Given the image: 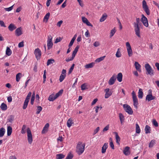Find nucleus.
<instances>
[{
  "instance_id": "nucleus-1",
  "label": "nucleus",
  "mask_w": 159,
  "mask_h": 159,
  "mask_svg": "<svg viewBox=\"0 0 159 159\" xmlns=\"http://www.w3.org/2000/svg\"><path fill=\"white\" fill-rule=\"evenodd\" d=\"M85 144H82L81 142H79L76 147V152L79 155H80L84 152Z\"/></svg>"
},
{
  "instance_id": "nucleus-2",
  "label": "nucleus",
  "mask_w": 159,
  "mask_h": 159,
  "mask_svg": "<svg viewBox=\"0 0 159 159\" xmlns=\"http://www.w3.org/2000/svg\"><path fill=\"white\" fill-rule=\"evenodd\" d=\"M145 68L147 71V74H149L151 75H154L153 70L152 69L151 67L149 64L147 63L145 65Z\"/></svg>"
},
{
  "instance_id": "nucleus-3",
  "label": "nucleus",
  "mask_w": 159,
  "mask_h": 159,
  "mask_svg": "<svg viewBox=\"0 0 159 159\" xmlns=\"http://www.w3.org/2000/svg\"><path fill=\"white\" fill-rule=\"evenodd\" d=\"M142 7L146 14L149 15L150 14V10L147 5L146 2L145 0H143L142 2Z\"/></svg>"
},
{
  "instance_id": "nucleus-4",
  "label": "nucleus",
  "mask_w": 159,
  "mask_h": 159,
  "mask_svg": "<svg viewBox=\"0 0 159 159\" xmlns=\"http://www.w3.org/2000/svg\"><path fill=\"white\" fill-rule=\"evenodd\" d=\"M52 37L51 35L48 36L47 41L48 49L49 50L52 47L53 43L52 42Z\"/></svg>"
},
{
  "instance_id": "nucleus-5",
  "label": "nucleus",
  "mask_w": 159,
  "mask_h": 159,
  "mask_svg": "<svg viewBox=\"0 0 159 159\" xmlns=\"http://www.w3.org/2000/svg\"><path fill=\"white\" fill-rule=\"evenodd\" d=\"M27 139L29 143L31 144L33 141L32 135L30 129L29 128L27 129Z\"/></svg>"
},
{
  "instance_id": "nucleus-6",
  "label": "nucleus",
  "mask_w": 159,
  "mask_h": 159,
  "mask_svg": "<svg viewBox=\"0 0 159 159\" xmlns=\"http://www.w3.org/2000/svg\"><path fill=\"white\" fill-rule=\"evenodd\" d=\"M123 108L125 111L129 115H132L133 113V111L130 106L127 104H124Z\"/></svg>"
},
{
  "instance_id": "nucleus-7",
  "label": "nucleus",
  "mask_w": 159,
  "mask_h": 159,
  "mask_svg": "<svg viewBox=\"0 0 159 159\" xmlns=\"http://www.w3.org/2000/svg\"><path fill=\"white\" fill-rule=\"evenodd\" d=\"M126 48L128 52V55L129 57H131L133 54L131 46L129 42L126 43Z\"/></svg>"
},
{
  "instance_id": "nucleus-8",
  "label": "nucleus",
  "mask_w": 159,
  "mask_h": 159,
  "mask_svg": "<svg viewBox=\"0 0 159 159\" xmlns=\"http://www.w3.org/2000/svg\"><path fill=\"white\" fill-rule=\"evenodd\" d=\"M142 17L141 19V21L142 22L144 25L146 27H148V24L147 18L143 14H142Z\"/></svg>"
},
{
  "instance_id": "nucleus-9",
  "label": "nucleus",
  "mask_w": 159,
  "mask_h": 159,
  "mask_svg": "<svg viewBox=\"0 0 159 159\" xmlns=\"http://www.w3.org/2000/svg\"><path fill=\"white\" fill-rule=\"evenodd\" d=\"M34 54L37 60L40 58V57L41 55V52L39 48H36L35 50Z\"/></svg>"
},
{
  "instance_id": "nucleus-10",
  "label": "nucleus",
  "mask_w": 159,
  "mask_h": 159,
  "mask_svg": "<svg viewBox=\"0 0 159 159\" xmlns=\"http://www.w3.org/2000/svg\"><path fill=\"white\" fill-rule=\"evenodd\" d=\"M134 31L135 34L138 37H140V25H134Z\"/></svg>"
},
{
  "instance_id": "nucleus-11",
  "label": "nucleus",
  "mask_w": 159,
  "mask_h": 159,
  "mask_svg": "<svg viewBox=\"0 0 159 159\" xmlns=\"http://www.w3.org/2000/svg\"><path fill=\"white\" fill-rule=\"evenodd\" d=\"M116 80V77L115 74L113 75L110 78L108 81V84L110 85H112L114 84Z\"/></svg>"
},
{
  "instance_id": "nucleus-12",
  "label": "nucleus",
  "mask_w": 159,
  "mask_h": 159,
  "mask_svg": "<svg viewBox=\"0 0 159 159\" xmlns=\"http://www.w3.org/2000/svg\"><path fill=\"white\" fill-rule=\"evenodd\" d=\"M155 97L152 96V94H148L146 98V101L149 102L152 100L155 99Z\"/></svg>"
},
{
  "instance_id": "nucleus-13",
  "label": "nucleus",
  "mask_w": 159,
  "mask_h": 159,
  "mask_svg": "<svg viewBox=\"0 0 159 159\" xmlns=\"http://www.w3.org/2000/svg\"><path fill=\"white\" fill-rule=\"evenodd\" d=\"M129 147H126L123 151V153L125 155L127 156L130 154V152L129 151Z\"/></svg>"
},
{
  "instance_id": "nucleus-14",
  "label": "nucleus",
  "mask_w": 159,
  "mask_h": 159,
  "mask_svg": "<svg viewBox=\"0 0 159 159\" xmlns=\"http://www.w3.org/2000/svg\"><path fill=\"white\" fill-rule=\"evenodd\" d=\"M15 33L17 36H19L22 34L21 27L18 28L15 30Z\"/></svg>"
},
{
  "instance_id": "nucleus-15",
  "label": "nucleus",
  "mask_w": 159,
  "mask_h": 159,
  "mask_svg": "<svg viewBox=\"0 0 159 159\" xmlns=\"http://www.w3.org/2000/svg\"><path fill=\"white\" fill-rule=\"evenodd\" d=\"M108 148V143H104L102 147V153H105L106 152V150Z\"/></svg>"
},
{
  "instance_id": "nucleus-16",
  "label": "nucleus",
  "mask_w": 159,
  "mask_h": 159,
  "mask_svg": "<svg viewBox=\"0 0 159 159\" xmlns=\"http://www.w3.org/2000/svg\"><path fill=\"white\" fill-rule=\"evenodd\" d=\"M113 134L115 135L117 143L119 145L120 139V137L118 135V133L116 132H113Z\"/></svg>"
},
{
  "instance_id": "nucleus-17",
  "label": "nucleus",
  "mask_w": 159,
  "mask_h": 159,
  "mask_svg": "<svg viewBox=\"0 0 159 159\" xmlns=\"http://www.w3.org/2000/svg\"><path fill=\"white\" fill-rule=\"evenodd\" d=\"M134 66L136 70L139 71H141V65L137 61L134 63Z\"/></svg>"
},
{
  "instance_id": "nucleus-18",
  "label": "nucleus",
  "mask_w": 159,
  "mask_h": 159,
  "mask_svg": "<svg viewBox=\"0 0 159 159\" xmlns=\"http://www.w3.org/2000/svg\"><path fill=\"white\" fill-rule=\"evenodd\" d=\"M79 47H80L79 45L77 46L76 48H75L74 50L73 51L72 55V56L74 58L75 57L76 54V53H77V52L78 51V49Z\"/></svg>"
},
{
  "instance_id": "nucleus-19",
  "label": "nucleus",
  "mask_w": 159,
  "mask_h": 159,
  "mask_svg": "<svg viewBox=\"0 0 159 159\" xmlns=\"http://www.w3.org/2000/svg\"><path fill=\"white\" fill-rule=\"evenodd\" d=\"M16 27L13 24H11L9 26L8 28L10 31H12L15 29Z\"/></svg>"
},
{
  "instance_id": "nucleus-20",
  "label": "nucleus",
  "mask_w": 159,
  "mask_h": 159,
  "mask_svg": "<svg viewBox=\"0 0 159 159\" xmlns=\"http://www.w3.org/2000/svg\"><path fill=\"white\" fill-rule=\"evenodd\" d=\"M49 124L48 123H47L43 127V128L42 131V134H44L46 132H47L48 130V129L49 127Z\"/></svg>"
},
{
  "instance_id": "nucleus-21",
  "label": "nucleus",
  "mask_w": 159,
  "mask_h": 159,
  "mask_svg": "<svg viewBox=\"0 0 159 159\" xmlns=\"http://www.w3.org/2000/svg\"><path fill=\"white\" fill-rule=\"evenodd\" d=\"M119 117L121 124L122 125L124 121L125 118L124 115L121 113H119Z\"/></svg>"
},
{
  "instance_id": "nucleus-22",
  "label": "nucleus",
  "mask_w": 159,
  "mask_h": 159,
  "mask_svg": "<svg viewBox=\"0 0 159 159\" xmlns=\"http://www.w3.org/2000/svg\"><path fill=\"white\" fill-rule=\"evenodd\" d=\"M132 94L134 103L136 102H138L137 97L136 95L135 92L134 91L132 92Z\"/></svg>"
},
{
  "instance_id": "nucleus-23",
  "label": "nucleus",
  "mask_w": 159,
  "mask_h": 159,
  "mask_svg": "<svg viewBox=\"0 0 159 159\" xmlns=\"http://www.w3.org/2000/svg\"><path fill=\"white\" fill-rule=\"evenodd\" d=\"M29 100H30L26 99H25L23 106V109H25L27 108Z\"/></svg>"
},
{
  "instance_id": "nucleus-24",
  "label": "nucleus",
  "mask_w": 159,
  "mask_h": 159,
  "mask_svg": "<svg viewBox=\"0 0 159 159\" xmlns=\"http://www.w3.org/2000/svg\"><path fill=\"white\" fill-rule=\"evenodd\" d=\"M122 74L121 73H119L118 74L117 79L119 82H121L122 81Z\"/></svg>"
},
{
  "instance_id": "nucleus-25",
  "label": "nucleus",
  "mask_w": 159,
  "mask_h": 159,
  "mask_svg": "<svg viewBox=\"0 0 159 159\" xmlns=\"http://www.w3.org/2000/svg\"><path fill=\"white\" fill-rule=\"evenodd\" d=\"M50 16V13L49 12H48L47 13L44 17L43 21L46 22H47L48 19L49 18Z\"/></svg>"
},
{
  "instance_id": "nucleus-26",
  "label": "nucleus",
  "mask_w": 159,
  "mask_h": 159,
  "mask_svg": "<svg viewBox=\"0 0 159 159\" xmlns=\"http://www.w3.org/2000/svg\"><path fill=\"white\" fill-rule=\"evenodd\" d=\"M138 94V98H142L143 97V93L142 92V89H139Z\"/></svg>"
},
{
  "instance_id": "nucleus-27",
  "label": "nucleus",
  "mask_w": 159,
  "mask_h": 159,
  "mask_svg": "<svg viewBox=\"0 0 159 159\" xmlns=\"http://www.w3.org/2000/svg\"><path fill=\"white\" fill-rule=\"evenodd\" d=\"M73 124V120L70 118L69 119L67 122V125L68 127H70Z\"/></svg>"
},
{
  "instance_id": "nucleus-28",
  "label": "nucleus",
  "mask_w": 159,
  "mask_h": 159,
  "mask_svg": "<svg viewBox=\"0 0 159 159\" xmlns=\"http://www.w3.org/2000/svg\"><path fill=\"white\" fill-rule=\"evenodd\" d=\"M12 129L11 127L9 126L7 127V135L8 136H9L11 135Z\"/></svg>"
},
{
  "instance_id": "nucleus-29",
  "label": "nucleus",
  "mask_w": 159,
  "mask_h": 159,
  "mask_svg": "<svg viewBox=\"0 0 159 159\" xmlns=\"http://www.w3.org/2000/svg\"><path fill=\"white\" fill-rule=\"evenodd\" d=\"M65 156L62 153L57 154L56 155V159H62L65 157Z\"/></svg>"
},
{
  "instance_id": "nucleus-30",
  "label": "nucleus",
  "mask_w": 159,
  "mask_h": 159,
  "mask_svg": "<svg viewBox=\"0 0 159 159\" xmlns=\"http://www.w3.org/2000/svg\"><path fill=\"white\" fill-rule=\"evenodd\" d=\"M107 17V16L106 13L103 14L100 19V21L102 22L104 21L106 19Z\"/></svg>"
},
{
  "instance_id": "nucleus-31",
  "label": "nucleus",
  "mask_w": 159,
  "mask_h": 159,
  "mask_svg": "<svg viewBox=\"0 0 159 159\" xmlns=\"http://www.w3.org/2000/svg\"><path fill=\"white\" fill-rule=\"evenodd\" d=\"M56 99V98H55V95L54 94H52L49 96L48 98V100L50 101H53Z\"/></svg>"
},
{
  "instance_id": "nucleus-32",
  "label": "nucleus",
  "mask_w": 159,
  "mask_h": 159,
  "mask_svg": "<svg viewBox=\"0 0 159 159\" xmlns=\"http://www.w3.org/2000/svg\"><path fill=\"white\" fill-rule=\"evenodd\" d=\"M11 53H12V52H11V50L10 49V48L9 47H7V49H6V54L8 56H9L11 55Z\"/></svg>"
},
{
  "instance_id": "nucleus-33",
  "label": "nucleus",
  "mask_w": 159,
  "mask_h": 159,
  "mask_svg": "<svg viewBox=\"0 0 159 159\" xmlns=\"http://www.w3.org/2000/svg\"><path fill=\"white\" fill-rule=\"evenodd\" d=\"M5 132V129L3 127L1 128L0 129V137H2L3 136Z\"/></svg>"
},
{
  "instance_id": "nucleus-34",
  "label": "nucleus",
  "mask_w": 159,
  "mask_h": 159,
  "mask_svg": "<svg viewBox=\"0 0 159 159\" xmlns=\"http://www.w3.org/2000/svg\"><path fill=\"white\" fill-rule=\"evenodd\" d=\"M0 108L2 110L5 111L7 109V106L6 104L2 103L1 105Z\"/></svg>"
},
{
  "instance_id": "nucleus-35",
  "label": "nucleus",
  "mask_w": 159,
  "mask_h": 159,
  "mask_svg": "<svg viewBox=\"0 0 159 159\" xmlns=\"http://www.w3.org/2000/svg\"><path fill=\"white\" fill-rule=\"evenodd\" d=\"M94 64V63L92 62L90 63L89 64L85 65V67L87 69L92 68L93 67Z\"/></svg>"
},
{
  "instance_id": "nucleus-36",
  "label": "nucleus",
  "mask_w": 159,
  "mask_h": 159,
  "mask_svg": "<svg viewBox=\"0 0 159 159\" xmlns=\"http://www.w3.org/2000/svg\"><path fill=\"white\" fill-rule=\"evenodd\" d=\"M145 130L146 134H148L150 133V127L148 125L145 126Z\"/></svg>"
},
{
  "instance_id": "nucleus-37",
  "label": "nucleus",
  "mask_w": 159,
  "mask_h": 159,
  "mask_svg": "<svg viewBox=\"0 0 159 159\" xmlns=\"http://www.w3.org/2000/svg\"><path fill=\"white\" fill-rule=\"evenodd\" d=\"M140 25V26L142 25V23L140 22V19L139 18H136V22H134V25Z\"/></svg>"
},
{
  "instance_id": "nucleus-38",
  "label": "nucleus",
  "mask_w": 159,
  "mask_h": 159,
  "mask_svg": "<svg viewBox=\"0 0 159 159\" xmlns=\"http://www.w3.org/2000/svg\"><path fill=\"white\" fill-rule=\"evenodd\" d=\"M22 74L21 73H18L16 76V81L19 82L21 77Z\"/></svg>"
},
{
  "instance_id": "nucleus-39",
  "label": "nucleus",
  "mask_w": 159,
  "mask_h": 159,
  "mask_svg": "<svg viewBox=\"0 0 159 159\" xmlns=\"http://www.w3.org/2000/svg\"><path fill=\"white\" fill-rule=\"evenodd\" d=\"M55 61L52 58L50 59H48L47 62V66H48L51 64H52Z\"/></svg>"
},
{
  "instance_id": "nucleus-40",
  "label": "nucleus",
  "mask_w": 159,
  "mask_h": 159,
  "mask_svg": "<svg viewBox=\"0 0 159 159\" xmlns=\"http://www.w3.org/2000/svg\"><path fill=\"white\" fill-rule=\"evenodd\" d=\"M14 116L13 115H11L10 116L7 120L8 122L10 123H12V121L14 120Z\"/></svg>"
},
{
  "instance_id": "nucleus-41",
  "label": "nucleus",
  "mask_w": 159,
  "mask_h": 159,
  "mask_svg": "<svg viewBox=\"0 0 159 159\" xmlns=\"http://www.w3.org/2000/svg\"><path fill=\"white\" fill-rule=\"evenodd\" d=\"M105 57V56H104L98 58L95 61L96 62H99L103 60Z\"/></svg>"
},
{
  "instance_id": "nucleus-42",
  "label": "nucleus",
  "mask_w": 159,
  "mask_h": 159,
  "mask_svg": "<svg viewBox=\"0 0 159 159\" xmlns=\"http://www.w3.org/2000/svg\"><path fill=\"white\" fill-rule=\"evenodd\" d=\"M155 144V140H152L149 143V147L150 148H152Z\"/></svg>"
},
{
  "instance_id": "nucleus-43",
  "label": "nucleus",
  "mask_w": 159,
  "mask_h": 159,
  "mask_svg": "<svg viewBox=\"0 0 159 159\" xmlns=\"http://www.w3.org/2000/svg\"><path fill=\"white\" fill-rule=\"evenodd\" d=\"M136 132L138 134H139L140 132L139 126L138 124H136Z\"/></svg>"
},
{
  "instance_id": "nucleus-44",
  "label": "nucleus",
  "mask_w": 159,
  "mask_h": 159,
  "mask_svg": "<svg viewBox=\"0 0 159 159\" xmlns=\"http://www.w3.org/2000/svg\"><path fill=\"white\" fill-rule=\"evenodd\" d=\"M81 89L82 90L88 89V88L87 87V85L85 83L83 84L81 86Z\"/></svg>"
},
{
  "instance_id": "nucleus-45",
  "label": "nucleus",
  "mask_w": 159,
  "mask_h": 159,
  "mask_svg": "<svg viewBox=\"0 0 159 159\" xmlns=\"http://www.w3.org/2000/svg\"><path fill=\"white\" fill-rule=\"evenodd\" d=\"M42 107L40 106H38L37 107V109L36 110V113L38 114L40 113L41 111H42Z\"/></svg>"
},
{
  "instance_id": "nucleus-46",
  "label": "nucleus",
  "mask_w": 159,
  "mask_h": 159,
  "mask_svg": "<svg viewBox=\"0 0 159 159\" xmlns=\"http://www.w3.org/2000/svg\"><path fill=\"white\" fill-rule=\"evenodd\" d=\"M66 76V75H61L59 79L60 82H62L63 81Z\"/></svg>"
},
{
  "instance_id": "nucleus-47",
  "label": "nucleus",
  "mask_w": 159,
  "mask_h": 159,
  "mask_svg": "<svg viewBox=\"0 0 159 159\" xmlns=\"http://www.w3.org/2000/svg\"><path fill=\"white\" fill-rule=\"evenodd\" d=\"M112 94V93L111 91L108 92L107 93H106L105 95V98H108Z\"/></svg>"
},
{
  "instance_id": "nucleus-48",
  "label": "nucleus",
  "mask_w": 159,
  "mask_h": 159,
  "mask_svg": "<svg viewBox=\"0 0 159 159\" xmlns=\"http://www.w3.org/2000/svg\"><path fill=\"white\" fill-rule=\"evenodd\" d=\"M73 155L71 153H69L66 157V159H72L73 157Z\"/></svg>"
},
{
  "instance_id": "nucleus-49",
  "label": "nucleus",
  "mask_w": 159,
  "mask_h": 159,
  "mask_svg": "<svg viewBox=\"0 0 159 159\" xmlns=\"http://www.w3.org/2000/svg\"><path fill=\"white\" fill-rule=\"evenodd\" d=\"M116 30L115 28H114L113 29H112L111 31L110 32V37H112L113 35L116 32Z\"/></svg>"
},
{
  "instance_id": "nucleus-50",
  "label": "nucleus",
  "mask_w": 159,
  "mask_h": 159,
  "mask_svg": "<svg viewBox=\"0 0 159 159\" xmlns=\"http://www.w3.org/2000/svg\"><path fill=\"white\" fill-rule=\"evenodd\" d=\"M74 66H75V64H73L71 66L70 68V69L69 70V72L68 73L69 74H70L72 72V71L74 69Z\"/></svg>"
},
{
  "instance_id": "nucleus-51",
  "label": "nucleus",
  "mask_w": 159,
  "mask_h": 159,
  "mask_svg": "<svg viewBox=\"0 0 159 159\" xmlns=\"http://www.w3.org/2000/svg\"><path fill=\"white\" fill-rule=\"evenodd\" d=\"M152 123L155 127H158V126L157 122L155 119L152 120Z\"/></svg>"
},
{
  "instance_id": "nucleus-52",
  "label": "nucleus",
  "mask_w": 159,
  "mask_h": 159,
  "mask_svg": "<svg viewBox=\"0 0 159 159\" xmlns=\"http://www.w3.org/2000/svg\"><path fill=\"white\" fill-rule=\"evenodd\" d=\"M100 129V128L99 127H98L96 129H95L93 133V135H94L96 133H97L98 131H99Z\"/></svg>"
},
{
  "instance_id": "nucleus-53",
  "label": "nucleus",
  "mask_w": 159,
  "mask_h": 159,
  "mask_svg": "<svg viewBox=\"0 0 159 159\" xmlns=\"http://www.w3.org/2000/svg\"><path fill=\"white\" fill-rule=\"evenodd\" d=\"M13 5H12V6L8 7V8H5V9L6 10V11H11L13 8Z\"/></svg>"
},
{
  "instance_id": "nucleus-54",
  "label": "nucleus",
  "mask_w": 159,
  "mask_h": 159,
  "mask_svg": "<svg viewBox=\"0 0 159 159\" xmlns=\"http://www.w3.org/2000/svg\"><path fill=\"white\" fill-rule=\"evenodd\" d=\"M82 20L83 22L85 24L88 20L86 18L84 17H82Z\"/></svg>"
},
{
  "instance_id": "nucleus-55",
  "label": "nucleus",
  "mask_w": 159,
  "mask_h": 159,
  "mask_svg": "<svg viewBox=\"0 0 159 159\" xmlns=\"http://www.w3.org/2000/svg\"><path fill=\"white\" fill-rule=\"evenodd\" d=\"M62 39L61 37H59L58 38H57L56 39L55 41V43H57L60 42L61 40Z\"/></svg>"
},
{
  "instance_id": "nucleus-56",
  "label": "nucleus",
  "mask_w": 159,
  "mask_h": 159,
  "mask_svg": "<svg viewBox=\"0 0 159 159\" xmlns=\"http://www.w3.org/2000/svg\"><path fill=\"white\" fill-rule=\"evenodd\" d=\"M0 25L2 27H6V26L5 25L4 21L2 20H0Z\"/></svg>"
},
{
  "instance_id": "nucleus-57",
  "label": "nucleus",
  "mask_w": 159,
  "mask_h": 159,
  "mask_svg": "<svg viewBox=\"0 0 159 159\" xmlns=\"http://www.w3.org/2000/svg\"><path fill=\"white\" fill-rule=\"evenodd\" d=\"M116 57H121V54L120 52H116Z\"/></svg>"
},
{
  "instance_id": "nucleus-58",
  "label": "nucleus",
  "mask_w": 159,
  "mask_h": 159,
  "mask_svg": "<svg viewBox=\"0 0 159 159\" xmlns=\"http://www.w3.org/2000/svg\"><path fill=\"white\" fill-rule=\"evenodd\" d=\"M31 94H32L31 92H29V93L28 94L27 97H26V98L25 99L30 100V97L31 95Z\"/></svg>"
},
{
  "instance_id": "nucleus-59",
  "label": "nucleus",
  "mask_w": 159,
  "mask_h": 159,
  "mask_svg": "<svg viewBox=\"0 0 159 159\" xmlns=\"http://www.w3.org/2000/svg\"><path fill=\"white\" fill-rule=\"evenodd\" d=\"M63 23V21L62 20H61L59 21H58L57 24V26H58L59 27H60L62 24Z\"/></svg>"
},
{
  "instance_id": "nucleus-60",
  "label": "nucleus",
  "mask_w": 159,
  "mask_h": 159,
  "mask_svg": "<svg viewBox=\"0 0 159 159\" xmlns=\"http://www.w3.org/2000/svg\"><path fill=\"white\" fill-rule=\"evenodd\" d=\"M24 46V42L22 41L20 43L18 44V47L19 48H21Z\"/></svg>"
},
{
  "instance_id": "nucleus-61",
  "label": "nucleus",
  "mask_w": 159,
  "mask_h": 159,
  "mask_svg": "<svg viewBox=\"0 0 159 159\" xmlns=\"http://www.w3.org/2000/svg\"><path fill=\"white\" fill-rule=\"evenodd\" d=\"M39 96L38 94H37L36 95V102H37L38 103L39 102Z\"/></svg>"
},
{
  "instance_id": "nucleus-62",
  "label": "nucleus",
  "mask_w": 159,
  "mask_h": 159,
  "mask_svg": "<svg viewBox=\"0 0 159 159\" xmlns=\"http://www.w3.org/2000/svg\"><path fill=\"white\" fill-rule=\"evenodd\" d=\"M99 45V42L98 41H96L93 43V46L95 47H98Z\"/></svg>"
},
{
  "instance_id": "nucleus-63",
  "label": "nucleus",
  "mask_w": 159,
  "mask_h": 159,
  "mask_svg": "<svg viewBox=\"0 0 159 159\" xmlns=\"http://www.w3.org/2000/svg\"><path fill=\"white\" fill-rule=\"evenodd\" d=\"M98 100V99L97 98H95V99H94L91 103V105H94L97 102Z\"/></svg>"
},
{
  "instance_id": "nucleus-64",
  "label": "nucleus",
  "mask_w": 159,
  "mask_h": 159,
  "mask_svg": "<svg viewBox=\"0 0 159 159\" xmlns=\"http://www.w3.org/2000/svg\"><path fill=\"white\" fill-rule=\"evenodd\" d=\"M109 128V125H107L103 129V132L107 131L108 130Z\"/></svg>"
}]
</instances>
